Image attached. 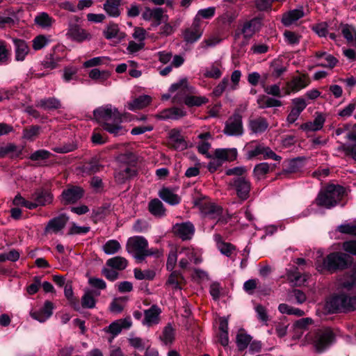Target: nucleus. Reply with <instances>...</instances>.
I'll use <instances>...</instances> for the list:
<instances>
[{
    "instance_id": "1",
    "label": "nucleus",
    "mask_w": 356,
    "mask_h": 356,
    "mask_svg": "<svg viewBox=\"0 0 356 356\" xmlns=\"http://www.w3.org/2000/svg\"><path fill=\"white\" fill-rule=\"evenodd\" d=\"M93 114L102 128L114 136L123 135L127 132L122 125L121 113L111 104L97 108L94 111Z\"/></svg>"
},
{
    "instance_id": "2",
    "label": "nucleus",
    "mask_w": 356,
    "mask_h": 356,
    "mask_svg": "<svg viewBox=\"0 0 356 356\" xmlns=\"http://www.w3.org/2000/svg\"><path fill=\"white\" fill-rule=\"evenodd\" d=\"M126 250L133 254L138 262H142L146 257L159 256V251L156 248L148 249V242L141 236H135L128 238Z\"/></svg>"
},
{
    "instance_id": "3",
    "label": "nucleus",
    "mask_w": 356,
    "mask_h": 356,
    "mask_svg": "<svg viewBox=\"0 0 356 356\" xmlns=\"http://www.w3.org/2000/svg\"><path fill=\"white\" fill-rule=\"evenodd\" d=\"M351 257L343 252L329 254L322 264H316V269L323 272L327 270L331 273L346 268L351 264Z\"/></svg>"
},
{
    "instance_id": "4",
    "label": "nucleus",
    "mask_w": 356,
    "mask_h": 356,
    "mask_svg": "<svg viewBox=\"0 0 356 356\" xmlns=\"http://www.w3.org/2000/svg\"><path fill=\"white\" fill-rule=\"evenodd\" d=\"M344 188L339 185L330 184L323 189L316 199L318 206L330 209L336 206L341 200Z\"/></svg>"
},
{
    "instance_id": "5",
    "label": "nucleus",
    "mask_w": 356,
    "mask_h": 356,
    "mask_svg": "<svg viewBox=\"0 0 356 356\" xmlns=\"http://www.w3.org/2000/svg\"><path fill=\"white\" fill-rule=\"evenodd\" d=\"M327 307L332 312L355 310L356 296L350 297L344 293L334 296L327 302Z\"/></svg>"
},
{
    "instance_id": "6",
    "label": "nucleus",
    "mask_w": 356,
    "mask_h": 356,
    "mask_svg": "<svg viewBox=\"0 0 356 356\" xmlns=\"http://www.w3.org/2000/svg\"><path fill=\"white\" fill-rule=\"evenodd\" d=\"M195 206L197 207L201 213L205 218L210 219H217V222L220 221L222 214L221 207L209 202L206 197L197 198L194 200Z\"/></svg>"
},
{
    "instance_id": "7",
    "label": "nucleus",
    "mask_w": 356,
    "mask_h": 356,
    "mask_svg": "<svg viewBox=\"0 0 356 356\" xmlns=\"http://www.w3.org/2000/svg\"><path fill=\"white\" fill-rule=\"evenodd\" d=\"M225 134L230 136H240L243 134L242 116L238 113L229 117L225 123Z\"/></svg>"
},
{
    "instance_id": "8",
    "label": "nucleus",
    "mask_w": 356,
    "mask_h": 356,
    "mask_svg": "<svg viewBox=\"0 0 356 356\" xmlns=\"http://www.w3.org/2000/svg\"><path fill=\"white\" fill-rule=\"evenodd\" d=\"M170 92L172 93L177 92L173 97L174 102H179L184 101L185 97L188 94L195 93V88L189 86L186 79H182L170 86Z\"/></svg>"
},
{
    "instance_id": "9",
    "label": "nucleus",
    "mask_w": 356,
    "mask_h": 356,
    "mask_svg": "<svg viewBox=\"0 0 356 356\" xmlns=\"http://www.w3.org/2000/svg\"><path fill=\"white\" fill-rule=\"evenodd\" d=\"M333 338L334 334L331 330H319L316 332L313 342L316 348L321 351L331 344Z\"/></svg>"
},
{
    "instance_id": "10",
    "label": "nucleus",
    "mask_w": 356,
    "mask_h": 356,
    "mask_svg": "<svg viewBox=\"0 0 356 356\" xmlns=\"http://www.w3.org/2000/svg\"><path fill=\"white\" fill-rule=\"evenodd\" d=\"M310 83V79L307 74H302L293 79L286 83V94L296 93L305 88Z\"/></svg>"
},
{
    "instance_id": "11",
    "label": "nucleus",
    "mask_w": 356,
    "mask_h": 356,
    "mask_svg": "<svg viewBox=\"0 0 356 356\" xmlns=\"http://www.w3.org/2000/svg\"><path fill=\"white\" fill-rule=\"evenodd\" d=\"M66 35L73 41L81 42L90 40L91 35L86 30L75 23H70Z\"/></svg>"
},
{
    "instance_id": "12",
    "label": "nucleus",
    "mask_w": 356,
    "mask_h": 356,
    "mask_svg": "<svg viewBox=\"0 0 356 356\" xmlns=\"http://www.w3.org/2000/svg\"><path fill=\"white\" fill-rule=\"evenodd\" d=\"M172 232L183 241L190 240L194 235L195 227L191 222L177 223L172 227Z\"/></svg>"
},
{
    "instance_id": "13",
    "label": "nucleus",
    "mask_w": 356,
    "mask_h": 356,
    "mask_svg": "<svg viewBox=\"0 0 356 356\" xmlns=\"http://www.w3.org/2000/svg\"><path fill=\"white\" fill-rule=\"evenodd\" d=\"M161 309L157 305H152L144 311V318L142 324L147 327H152L159 323Z\"/></svg>"
},
{
    "instance_id": "14",
    "label": "nucleus",
    "mask_w": 356,
    "mask_h": 356,
    "mask_svg": "<svg viewBox=\"0 0 356 356\" xmlns=\"http://www.w3.org/2000/svg\"><path fill=\"white\" fill-rule=\"evenodd\" d=\"M325 120V114L316 112L313 121H309L300 124L299 129L305 132L319 131L323 127Z\"/></svg>"
},
{
    "instance_id": "15",
    "label": "nucleus",
    "mask_w": 356,
    "mask_h": 356,
    "mask_svg": "<svg viewBox=\"0 0 356 356\" xmlns=\"http://www.w3.org/2000/svg\"><path fill=\"white\" fill-rule=\"evenodd\" d=\"M68 217L64 214L52 218L48 222L44 229V234H57L65 227L68 221Z\"/></svg>"
},
{
    "instance_id": "16",
    "label": "nucleus",
    "mask_w": 356,
    "mask_h": 356,
    "mask_svg": "<svg viewBox=\"0 0 356 356\" xmlns=\"http://www.w3.org/2000/svg\"><path fill=\"white\" fill-rule=\"evenodd\" d=\"M233 186L236 191L237 195L241 199L245 200L248 198L251 184L244 177H238L234 179Z\"/></svg>"
},
{
    "instance_id": "17",
    "label": "nucleus",
    "mask_w": 356,
    "mask_h": 356,
    "mask_svg": "<svg viewBox=\"0 0 356 356\" xmlns=\"http://www.w3.org/2000/svg\"><path fill=\"white\" fill-rule=\"evenodd\" d=\"M260 28V22L257 19H252L244 23L241 31H236L234 39L236 40L242 33L245 39H250Z\"/></svg>"
},
{
    "instance_id": "18",
    "label": "nucleus",
    "mask_w": 356,
    "mask_h": 356,
    "mask_svg": "<svg viewBox=\"0 0 356 356\" xmlns=\"http://www.w3.org/2000/svg\"><path fill=\"white\" fill-rule=\"evenodd\" d=\"M179 254L184 256V257L181 258L179 262V266L182 269H186L188 268L189 261H193L196 264L201 261L193 248H182L179 251Z\"/></svg>"
},
{
    "instance_id": "19",
    "label": "nucleus",
    "mask_w": 356,
    "mask_h": 356,
    "mask_svg": "<svg viewBox=\"0 0 356 356\" xmlns=\"http://www.w3.org/2000/svg\"><path fill=\"white\" fill-rule=\"evenodd\" d=\"M54 305L50 301H46L42 308L39 310H32L30 312V316L35 320L44 323L53 314Z\"/></svg>"
},
{
    "instance_id": "20",
    "label": "nucleus",
    "mask_w": 356,
    "mask_h": 356,
    "mask_svg": "<svg viewBox=\"0 0 356 356\" xmlns=\"http://www.w3.org/2000/svg\"><path fill=\"white\" fill-rule=\"evenodd\" d=\"M317 66L332 69L338 63V60L325 51H317L314 55Z\"/></svg>"
},
{
    "instance_id": "21",
    "label": "nucleus",
    "mask_w": 356,
    "mask_h": 356,
    "mask_svg": "<svg viewBox=\"0 0 356 356\" xmlns=\"http://www.w3.org/2000/svg\"><path fill=\"white\" fill-rule=\"evenodd\" d=\"M33 204H35V209L38 207L45 206L51 203L53 200L52 194L45 190H38L31 195Z\"/></svg>"
},
{
    "instance_id": "22",
    "label": "nucleus",
    "mask_w": 356,
    "mask_h": 356,
    "mask_svg": "<svg viewBox=\"0 0 356 356\" xmlns=\"http://www.w3.org/2000/svg\"><path fill=\"white\" fill-rule=\"evenodd\" d=\"M83 195V190L78 186H71L62 193V201L65 204L74 203Z\"/></svg>"
},
{
    "instance_id": "23",
    "label": "nucleus",
    "mask_w": 356,
    "mask_h": 356,
    "mask_svg": "<svg viewBox=\"0 0 356 356\" xmlns=\"http://www.w3.org/2000/svg\"><path fill=\"white\" fill-rule=\"evenodd\" d=\"M186 115V111L183 108L172 107L165 109L156 115L160 120H179Z\"/></svg>"
},
{
    "instance_id": "24",
    "label": "nucleus",
    "mask_w": 356,
    "mask_h": 356,
    "mask_svg": "<svg viewBox=\"0 0 356 356\" xmlns=\"http://www.w3.org/2000/svg\"><path fill=\"white\" fill-rule=\"evenodd\" d=\"M268 122L265 118L256 117L248 122V128L254 134H261L268 128Z\"/></svg>"
},
{
    "instance_id": "25",
    "label": "nucleus",
    "mask_w": 356,
    "mask_h": 356,
    "mask_svg": "<svg viewBox=\"0 0 356 356\" xmlns=\"http://www.w3.org/2000/svg\"><path fill=\"white\" fill-rule=\"evenodd\" d=\"M34 24L42 29L49 30L55 23V19L46 12L38 13L34 18Z\"/></svg>"
},
{
    "instance_id": "26",
    "label": "nucleus",
    "mask_w": 356,
    "mask_h": 356,
    "mask_svg": "<svg viewBox=\"0 0 356 356\" xmlns=\"http://www.w3.org/2000/svg\"><path fill=\"white\" fill-rule=\"evenodd\" d=\"M213 155L222 163L236 160L238 152L236 148H220L215 150Z\"/></svg>"
},
{
    "instance_id": "27",
    "label": "nucleus",
    "mask_w": 356,
    "mask_h": 356,
    "mask_svg": "<svg viewBox=\"0 0 356 356\" xmlns=\"http://www.w3.org/2000/svg\"><path fill=\"white\" fill-rule=\"evenodd\" d=\"M202 35V31L199 24H195L193 21L191 27L187 29L184 33V39L189 43L197 41Z\"/></svg>"
},
{
    "instance_id": "28",
    "label": "nucleus",
    "mask_w": 356,
    "mask_h": 356,
    "mask_svg": "<svg viewBox=\"0 0 356 356\" xmlns=\"http://www.w3.org/2000/svg\"><path fill=\"white\" fill-rule=\"evenodd\" d=\"M136 175V170L134 166L122 165L120 170L115 173V179L118 183L122 184Z\"/></svg>"
},
{
    "instance_id": "29",
    "label": "nucleus",
    "mask_w": 356,
    "mask_h": 356,
    "mask_svg": "<svg viewBox=\"0 0 356 356\" xmlns=\"http://www.w3.org/2000/svg\"><path fill=\"white\" fill-rule=\"evenodd\" d=\"M303 16L304 12L302 9H294L283 14L282 22L285 26H289Z\"/></svg>"
},
{
    "instance_id": "30",
    "label": "nucleus",
    "mask_w": 356,
    "mask_h": 356,
    "mask_svg": "<svg viewBox=\"0 0 356 356\" xmlns=\"http://www.w3.org/2000/svg\"><path fill=\"white\" fill-rule=\"evenodd\" d=\"M152 98L148 95H141L127 104L130 111H136L146 107L151 102Z\"/></svg>"
},
{
    "instance_id": "31",
    "label": "nucleus",
    "mask_w": 356,
    "mask_h": 356,
    "mask_svg": "<svg viewBox=\"0 0 356 356\" xmlns=\"http://www.w3.org/2000/svg\"><path fill=\"white\" fill-rule=\"evenodd\" d=\"M35 106L44 110L58 109L61 107L60 101L56 97L41 99L36 102Z\"/></svg>"
},
{
    "instance_id": "32",
    "label": "nucleus",
    "mask_w": 356,
    "mask_h": 356,
    "mask_svg": "<svg viewBox=\"0 0 356 356\" xmlns=\"http://www.w3.org/2000/svg\"><path fill=\"white\" fill-rule=\"evenodd\" d=\"M222 65L220 60L213 62L209 67L206 68L204 76L214 79H219L222 74Z\"/></svg>"
},
{
    "instance_id": "33",
    "label": "nucleus",
    "mask_w": 356,
    "mask_h": 356,
    "mask_svg": "<svg viewBox=\"0 0 356 356\" xmlns=\"http://www.w3.org/2000/svg\"><path fill=\"white\" fill-rule=\"evenodd\" d=\"M15 46V58L17 60L22 61L29 51V47L23 40L13 39Z\"/></svg>"
},
{
    "instance_id": "34",
    "label": "nucleus",
    "mask_w": 356,
    "mask_h": 356,
    "mask_svg": "<svg viewBox=\"0 0 356 356\" xmlns=\"http://www.w3.org/2000/svg\"><path fill=\"white\" fill-rule=\"evenodd\" d=\"M120 0H106L103 8L108 15L117 17L120 15Z\"/></svg>"
},
{
    "instance_id": "35",
    "label": "nucleus",
    "mask_w": 356,
    "mask_h": 356,
    "mask_svg": "<svg viewBox=\"0 0 356 356\" xmlns=\"http://www.w3.org/2000/svg\"><path fill=\"white\" fill-rule=\"evenodd\" d=\"M149 213L156 217H163L165 215V209L159 199H153L148 204Z\"/></svg>"
},
{
    "instance_id": "36",
    "label": "nucleus",
    "mask_w": 356,
    "mask_h": 356,
    "mask_svg": "<svg viewBox=\"0 0 356 356\" xmlns=\"http://www.w3.org/2000/svg\"><path fill=\"white\" fill-rule=\"evenodd\" d=\"M159 195L163 201L171 205L178 204L181 200L179 196L174 193L171 190L165 188L159 191Z\"/></svg>"
},
{
    "instance_id": "37",
    "label": "nucleus",
    "mask_w": 356,
    "mask_h": 356,
    "mask_svg": "<svg viewBox=\"0 0 356 356\" xmlns=\"http://www.w3.org/2000/svg\"><path fill=\"white\" fill-rule=\"evenodd\" d=\"M106 265L116 270H122L127 268L128 261L124 257L117 256L108 259L106 262Z\"/></svg>"
},
{
    "instance_id": "38",
    "label": "nucleus",
    "mask_w": 356,
    "mask_h": 356,
    "mask_svg": "<svg viewBox=\"0 0 356 356\" xmlns=\"http://www.w3.org/2000/svg\"><path fill=\"white\" fill-rule=\"evenodd\" d=\"M341 31L348 43L356 48V29L348 24L341 25Z\"/></svg>"
},
{
    "instance_id": "39",
    "label": "nucleus",
    "mask_w": 356,
    "mask_h": 356,
    "mask_svg": "<svg viewBox=\"0 0 356 356\" xmlns=\"http://www.w3.org/2000/svg\"><path fill=\"white\" fill-rule=\"evenodd\" d=\"M175 337V329L170 324H168L163 327L161 334L159 337L160 340L165 345H171Z\"/></svg>"
},
{
    "instance_id": "40",
    "label": "nucleus",
    "mask_w": 356,
    "mask_h": 356,
    "mask_svg": "<svg viewBox=\"0 0 356 356\" xmlns=\"http://www.w3.org/2000/svg\"><path fill=\"white\" fill-rule=\"evenodd\" d=\"M263 144L252 141L246 145L247 159L251 160L254 157L261 155Z\"/></svg>"
},
{
    "instance_id": "41",
    "label": "nucleus",
    "mask_w": 356,
    "mask_h": 356,
    "mask_svg": "<svg viewBox=\"0 0 356 356\" xmlns=\"http://www.w3.org/2000/svg\"><path fill=\"white\" fill-rule=\"evenodd\" d=\"M257 102L259 108L277 107L282 105V103L280 100L269 97L266 95L259 96Z\"/></svg>"
},
{
    "instance_id": "42",
    "label": "nucleus",
    "mask_w": 356,
    "mask_h": 356,
    "mask_svg": "<svg viewBox=\"0 0 356 356\" xmlns=\"http://www.w3.org/2000/svg\"><path fill=\"white\" fill-rule=\"evenodd\" d=\"M209 102V99L204 96H196L193 94H188L185 97L184 99V104L189 106H200L202 104H207Z\"/></svg>"
},
{
    "instance_id": "43",
    "label": "nucleus",
    "mask_w": 356,
    "mask_h": 356,
    "mask_svg": "<svg viewBox=\"0 0 356 356\" xmlns=\"http://www.w3.org/2000/svg\"><path fill=\"white\" fill-rule=\"evenodd\" d=\"M198 138L201 140L197 145L199 152L202 154H205L207 157H209V156L208 155V152L211 147V144L207 140L211 138V134L209 132L200 134L198 135Z\"/></svg>"
},
{
    "instance_id": "44",
    "label": "nucleus",
    "mask_w": 356,
    "mask_h": 356,
    "mask_svg": "<svg viewBox=\"0 0 356 356\" xmlns=\"http://www.w3.org/2000/svg\"><path fill=\"white\" fill-rule=\"evenodd\" d=\"M170 139L175 149H184L186 147V143L180 132L177 130L172 129L170 131Z\"/></svg>"
},
{
    "instance_id": "45",
    "label": "nucleus",
    "mask_w": 356,
    "mask_h": 356,
    "mask_svg": "<svg viewBox=\"0 0 356 356\" xmlns=\"http://www.w3.org/2000/svg\"><path fill=\"white\" fill-rule=\"evenodd\" d=\"M62 58V56L58 55L56 51H54L52 54L45 58L42 65L44 68L53 70L58 66Z\"/></svg>"
},
{
    "instance_id": "46",
    "label": "nucleus",
    "mask_w": 356,
    "mask_h": 356,
    "mask_svg": "<svg viewBox=\"0 0 356 356\" xmlns=\"http://www.w3.org/2000/svg\"><path fill=\"white\" fill-rule=\"evenodd\" d=\"M252 337L243 330H240L236 335V344L240 350H243L250 344Z\"/></svg>"
},
{
    "instance_id": "47",
    "label": "nucleus",
    "mask_w": 356,
    "mask_h": 356,
    "mask_svg": "<svg viewBox=\"0 0 356 356\" xmlns=\"http://www.w3.org/2000/svg\"><path fill=\"white\" fill-rule=\"evenodd\" d=\"M216 12V8L214 7H209L207 8L201 9L198 10L197 15H195L194 20L195 22V24H201V19H211L212 18Z\"/></svg>"
},
{
    "instance_id": "48",
    "label": "nucleus",
    "mask_w": 356,
    "mask_h": 356,
    "mask_svg": "<svg viewBox=\"0 0 356 356\" xmlns=\"http://www.w3.org/2000/svg\"><path fill=\"white\" fill-rule=\"evenodd\" d=\"M121 249L120 243L114 239L108 240L103 245L102 250L106 254H114L120 251Z\"/></svg>"
},
{
    "instance_id": "49",
    "label": "nucleus",
    "mask_w": 356,
    "mask_h": 356,
    "mask_svg": "<svg viewBox=\"0 0 356 356\" xmlns=\"http://www.w3.org/2000/svg\"><path fill=\"white\" fill-rule=\"evenodd\" d=\"M110 75L111 74L108 71H100L97 68L91 70L89 72V77L90 79L100 83H104L105 81H106L109 78Z\"/></svg>"
},
{
    "instance_id": "50",
    "label": "nucleus",
    "mask_w": 356,
    "mask_h": 356,
    "mask_svg": "<svg viewBox=\"0 0 356 356\" xmlns=\"http://www.w3.org/2000/svg\"><path fill=\"white\" fill-rule=\"evenodd\" d=\"M272 170L273 168L268 163H261L255 165L253 173L257 179H260Z\"/></svg>"
},
{
    "instance_id": "51",
    "label": "nucleus",
    "mask_w": 356,
    "mask_h": 356,
    "mask_svg": "<svg viewBox=\"0 0 356 356\" xmlns=\"http://www.w3.org/2000/svg\"><path fill=\"white\" fill-rule=\"evenodd\" d=\"M287 277L291 282L297 286H300L307 280L306 276L301 275L297 271L296 268L294 270L289 271L287 273Z\"/></svg>"
},
{
    "instance_id": "52",
    "label": "nucleus",
    "mask_w": 356,
    "mask_h": 356,
    "mask_svg": "<svg viewBox=\"0 0 356 356\" xmlns=\"http://www.w3.org/2000/svg\"><path fill=\"white\" fill-rule=\"evenodd\" d=\"M284 41L291 46H295L299 44L301 35L291 31H285L284 32Z\"/></svg>"
},
{
    "instance_id": "53",
    "label": "nucleus",
    "mask_w": 356,
    "mask_h": 356,
    "mask_svg": "<svg viewBox=\"0 0 356 356\" xmlns=\"http://www.w3.org/2000/svg\"><path fill=\"white\" fill-rule=\"evenodd\" d=\"M17 150V147L13 143H8L5 145L0 146V158L6 157L10 153H15V156H17L21 154V151Z\"/></svg>"
},
{
    "instance_id": "54",
    "label": "nucleus",
    "mask_w": 356,
    "mask_h": 356,
    "mask_svg": "<svg viewBox=\"0 0 356 356\" xmlns=\"http://www.w3.org/2000/svg\"><path fill=\"white\" fill-rule=\"evenodd\" d=\"M134 277L138 280H153L155 277V273L152 270H145L144 271L139 268H135L134 270Z\"/></svg>"
},
{
    "instance_id": "55",
    "label": "nucleus",
    "mask_w": 356,
    "mask_h": 356,
    "mask_svg": "<svg viewBox=\"0 0 356 356\" xmlns=\"http://www.w3.org/2000/svg\"><path fill=\"white\" fill-rule=\"evenodd\" d=\"M96 300L92 291H87L84 293L81 298V305L84 308H94Z\"/></svg>"
},
{
    "instance_id": "56",
    "label": "nucleus",
    "mask_w": 356,
    "mask_h": 356,
    "mask_svg": "<svg viewBox=\"0 0 356 356\" xmlns=\"http://www.w3.org/2000/svg\"><path fill=\"white\" fill-rule=\"evenodd\" d=\"M119 27L116 24H110L106 26V28L104 30L103 33L104 37L111 40L113 38H115L118 37L119 33Z\"/></svg>"
},
{
    "instance_id": "57",
    "label": "nucleus",
    "mask_w": 356,
    "mask_h": 356,
    "mask_svg": "<svg viewBox=\"0 0 356 356\" xmlns=\"http://www.w3.org/2000/svg\"><path fill=\"white\" fill-rule=\"evenodd\" d=\"M108 60H109V58L106 56L95 57V58H92L90 60L85 61L83 63V66L85 67H95V66L102 65Z\"/></svg>"
},
{
    "instance_id": "58",
    "label": "nucleus",
    "mask_w": 356,
    "mask_h": 356,
    "mask_svg": "<svg viewBox=\"0 0 356 356\" xmlns=\"http://www.w3.org/2000/svg\"><path fill=\"white\" fill-rule=\"evenodd\" d=\"M270 67L272 69V74L276 77L280 76L286 70V67L279 60H273Z\"/></svg>"
},
{
    "instance_id": "59",
    "label": "nucleus",
    "mask_w": 356,
    "mask_h": 356,
    "mask_svg": "<svg viewBox=\"0 0 356 356\" xmlns=\"http://www.w3.org/2000/svg\"><path fill=\"white\" fill-rule=\"evenodd\" d=\"M10 52L6 47L4 41H0V65H6L8 63Z\"/></svg>"
},
{
    "instance_id": "60",
    "label": "nucleus",
    "mask_w": 356,
    "mask_h": 356,
    "mask_svg": "<svg viewBox=\"0 0 356 356\" xmlns=\"http://www.w3.org/2000/svg\"><path fill=\"white\" fill-rule=\"evenodd\" d=\"M126 301L125 298H115L110 305V310L113 313H120L124 309V302Z\"/></svg>"
},
{
    "instance_id": "61",
    "label": "nucleus",
    "mask_w": 356,
    "mask_h": 356,
    "mask_svg": "<svg viewBox=\"0 0 356 356\" xmlns=\"http://www.w3.org/2000/svg\"><path fill=\"white\" fill-rule=\"evenodd\" d=\"M118 160L124 164H128V166H134L136 162V156L131 152H127L124 154H120L118 156Z\"/></svg>"
},
{
    "instance_id": "62",
    "label": "nucleus",
    "mask_w": 356,
    "mask_h": 356,
    "mask_svg": "<svg viewBox=\"0 0 356 356\" xmlns=\"http://www.w3.org/2000/svg\"><path fill=\"white\" fill-rule=\"evenodd\" d=\"M122 330V325L119 322V320L113 322L108 326L104 328V331L106 333L111 334L113 337L119 334Z\"/></svg>"
},
{
    "instance_id": "63",
    "label": "nucleus",
    "mask_w": 356,
    "mask_h": 356,
    "mask_svg": "<svg viewBox=\"0 0 356 356\" xmlns=\"http://www.w3.org/2000/svg\"><path fill=\"white\" fill-rule=\"evenodd\" d=\"M48 39L43 35L36 36L32 41L33 48L34 50L38 51L44 48L48 44Z\"/></svg>"
},
{
    "instance_id": "64",
    "label": "nucleus",
    "mask_w": 356,
    "mask_h": 356,
    "mask_svg": "<svg viewBox=\"0 0 356 356\" xmlns=\"http://www.w3.org/2000/svg\"><path fill=\"white\" fill-rule=\"evenodd\" d=\"M40 127L39 126H32L29 128L25 129L23 131V137L25 139L33 140L38 136Z\"/></svg>"
}]
</instances>
